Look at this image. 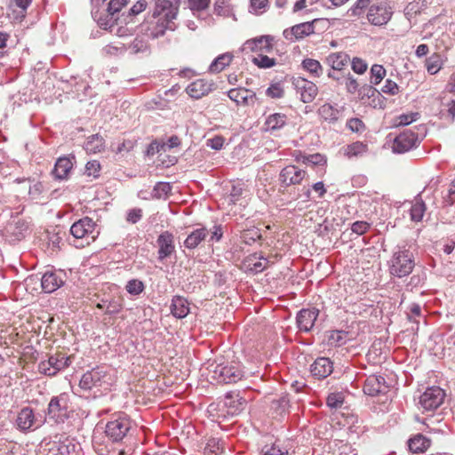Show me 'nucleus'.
<instances>
[{
  "mask_svg": "<svg viewBox=\"0 0 455 455\" xmlns=\"http://www.w3.org/2000/svg\"><path fill=\"white\" fill-rule=\"evenodd\" d=\"M180 0H155L150 18L140 26V32L151 38L163 36L166 30L174 31Z\"/></svg>",
  "mask_w": 455,
  "mask_h": 455,
  "instance_id": "nucleus-1",
  "label": "nucleus"
},
{
  "mask_svg": "<svg viewBox=\"0 0 455 455\" xmlns=\"http://www.w3.org/2000/svg\"><path fill=\"white\" fill-rule=\"evenodd\" d=\"M415 263L412 253L406 249L395 251L390 259L389 271L394 276L402 278L410 275Z\"/></svg>",
  "mask_w": 455,
  "mask_h": 455,
  "instance_id": "nucleus-2",
  "label": "nucleus"
},
{
  "mask_svg": "<svg viewBox=\"0 0 455 455\" xmlns=\"http://www.w3.org/2000/svg\"><path fill=\"white\" fill-rule=\"evenodd\" d=\"M132 428V421L124 413L115 415L106 425V435L114 442L124 439Z\"/></svg>",
  "mask_w": 455,
  "mask_h": 455,
  "instance_id": "nucleus-3",
  "label": "nucleus"
},
{
  "mask_svg": "<svg viewBox=\"0 0 455 455\" xmlns=\"http://www.w3.org/2000/svg\"><path fill=\"white\" fill-rule=\"evenodd\" d=\"M243 377V371L240 369L239 363L235 362L227 364L219 363L215 365L212 370V378L216 379L218 382L227 384L235 383L242 379Z\"/></svg>",
  "mask_w": 455,
  "mask_h": 455,
  "instance_id": "nucleus-4",
  "label": "nucleus"
},
{
  "mask_svg": "<svg viewBox=\"0 0 455 455\" xmlns=\"http://www.w3.org/2000/svg\"><path fill=\"white\" fill-rule=\"evenodd\" d=\"M70 233L75 238L84 240L86 244L93 242L99 235L95 222L88 217L76 221L70 228Z\"/></svg>",
  "mask_w": 455,
  "mask_h": 455,
  "instance_id": "nucleus-5",
  "label": "nucleus"
},
{
  "mask_svg": "<svg viewBox=\"0 0 455 455\" xmlns=\"http://www.w3.org/2000/svg\"><path fill=\"white\" fill-rule=\"evenodd\" d=\"M71 363V358L63 354L51 355L48 360L43 361L38 364V370L41 373L47 376H54L60 370L65 369Z\"/></svg>",
  "mask_w": 455,
  "mask_h": 455,
  "instance_id": "nucleus-6",
  "label": "nucleus"
},
{
  "mask_svg": "<svg viewBox=\"0 0 455 455\" xmlns=\"http://www.w3.org/2000/svg\"><path fill=\"white\" fill-rule=\"evenodd\" d=\"M392 15V8L386 3H379L370 6L367 20L373 26L382 27L388 23Z\"/></svg>",
  "mask_w": 455,
  "mask_h": 455,
  "instance_id": "nucleus-7",
  "label": "nucleus"
},
{
  "mask_svg": "<svg viewBox=\"0 0 455 455\" xmlns=\"http://www.w3.org/2000/svg\"><path fill=\"white\" fill-rule=\"evenodd\" d=\"M128 0H110L107 7L106 18L98 16V12H93L94 19L99 26L104 29H112L117 18L115 16L120 10L126 5Z\"/></svg>",
  "mask_w": 455,
  "mask_h": 455,
  "instance_id": "nucleus-8",
  "label": "nucleus"
},
{
  "mask_svg": "<svg viewBox=\"0 0 455 455\" xmlns=\"http://www.w3.org/2000/svg\"><path fill=\"white\" fill-rule=\"evenodd\" d=\"M444 391L439 387H431L419 396V404L425 411H434L443 402Z\"/></svg>",
  "mask_w": 455,
  "mask_h": 455,
  "instance_id": "nucleus-9",
  "label": "nucleus"
},
{
  "mask_svg": "<svg viewBox=\"0 0 455 455\" xmlns=\"http://www.w3.org/2000/svg\"><path fill=\"white\" fill-rule=\"evenodd\" d=\"M28 224L25 220L16 218L7 223L3 229V236L9 243H16L25 237Z\"/></svg>",
  "mask_w": 455,
  "mask_h": 455,
  "instance_id": "nucleus-10",
  "label": "nucleus"
},
{
  "mask_svg": "<svg viewBox=\"0 0 455 455\" xmlns=\"http://www.w3.org/2000/svg\"><path fill=\"white\" fill-rule=\"evenodd\" d=\"M107 371L103 367H96L83 374L79 386L84 390H91L93 387H101L105 382Z\"/></svg>",
  "mask_w": 455,
  "mask_h": 455,
  "instance_id": "nucleus-11",
  "label": "nucleus"
},
{
  "mask_svg": "<svg viewBox=\"0 0 455 455\" xmlns=\"http://www.w3.org/2000/svg\"><path fill=\"white\" fill-rule=\"evenodd\" d=\"M298 93L300 94V100L304 103L312 102L317 95V86L311 81H308L303 77H294L292 80Z\"/></svg>",
  "mask_w": 455,
  "mask_h": 455,
  "instance_id": "nucleus-12",
  "label": "nucleus"
},
{
  "mask_svg": "<svg viewBox=\"0 0 455 455\" xmlns=\"http://www.w3.org/2000/svg\"><path fill=\"white\" fill-rule=\"evenodd\" d=\"M68 395L62 393L51 399L48 405V414L51 418L63 419L68 411Z\"/></svg>",
  "mask_w": 455,
  "mask_h": 455,
  "instance_id": "nucleus-13",
  "label": "nucleus"
},
{
  "mask_svg": "<svg viewBox=\"0 0 455 455\" xmlns=\"http://www.w3.org/2000/svg\"><path fill=\"white\" fill-rule=\"evenodd\" d=\"M65 283V274L61 271H46L41 277V286L44 292L51 293Z\"/></svg>",
  "mask_w": 455,
  "mask_h": 455,
  "instance_id": "nucleus-14",
  "label": "nucleus"
},
{
  "mask_svg": "<svg viewBox=\"0 0 455 455\" xmlns=\"http://www.w3.org/2000/svg\"><path fill=\"white\" fill-rule=\"evenodd\" d=\"M388 390V386L386 383L385 378L380 375L369 376L363 386V392L371 396H375L379 394H385Z\"/></svg>",
  "mask_w": 455,
  "mask_h": 455,
  "instance_id": "nucleus-15",
  "label": "nucleus"
},
{
  "mask_svg": "<svg viewBox=\"0 0 455 455\" xmlns=\"http://www.w3.org/2000/svg\"><path fill=\"white\" fill-rule=\"evenodd\" d=\"M318 314L319 310L315 307L301 309L296 317L298 328L305 332L311 331Z\"/></svg>",
  "mask_w": 455,
  "mask_h": 455,
  "instance_id": "nucleus-16",
  "label": "nucleus"
},
{
  "mask_svg": "<svg viewBox=\"0 0 455 455\" xmlns=\"http://www.w3.org/2000/svg\"><path fill=\"white\" fill-rule=\"evenodd\" d=\"M306 176V172L295 165L284 167L280 173V180L285 186L299 184Z\"/></svg>",
  "mask_w": 455,
  "mask_h": 455,
  "instance_id": "nucleus-17",
  "label": "nucleus"
},
{
  "mask_svg": "<svg viewBox=\"0 0 455 455\" xmlns=\"http://www.w3.org/2000/svg\"><path fill=\"white\" fill-rule=\"evenodd\" d=\"M417 142V135L411 132L399 134L394 140L393 150L395 153H404L411 149Z\"/></svg>",
  "mask_w": 455,
  "mask_h": 455,
  "instance_id": "nucleus-18",
  "label": "nucleus"
},
{
  "mask_svg": "<svg viewBox=\"0 0 455 455\" xmlns=\"http://www.w3.org/2000/svg\"><path fill=\"white\" fill-rule=\"evenodd\" d=\"M224 405L228 414L236 415L245 409L246 400L236 392H229L225 395Z\"/></svg>",
  "mask_w": 455,
  "mask_h": 455,
  "instance_id": "nucleus-19",
  "label": "nucleus"
},
{
  "mask_svg": "<svg viewBox=\"0 0 455 455\" xmlns=\"http://www.w3.org/2000/svg\"><path fill=\"white\" fill-rule=\"evenodd\" d=\"M333 371L331 361L327 357H319L310 366V371L317 379H325Z\"/></svg>",
  "mask_w": 455,
  "mask_h": 455,
  "instance_id": "nucleus-20",
  "label": "nucleus"
},
{
  "mask_svg": "<svg viewBox=\"0 0 455 455\" xmlns=\"http://www.w3.org/2000/svg\"><path fill=\"white\" fill-rule=\"evenodd\" d=\"M228 98L237 105L249 106L254 103L256 94L245 88H234L228 91Z\"/></svg>",
  "mask_w": 455,
  "mask_h": 455,
  "instance_id": "nucleus-21",
  "label": "nucleus"
},
{
  "mask_svg": "<svg viewBox=\"0 0 455 455\" xmlns=\"http://www.w3.org/2000/svg\"><path fill=\"white\" fill-rule=\"evenodd\" d=\"M314 33V26L311 22H303L297 24L290 29L283 31V36L287 40H298L301 39L306 36H309Z\"/></svg>",
  "mask_w": 455,
  "mask_h": 455,
  "instance_id": "nucleus-22",
  "label": "nucleus"
},
{
  "mask_svg": "<svg viewBox=\"0 0 455 455\" xmlns=\"http://www.w3.org/2000/svg\"><path fill=\"white\" fill-rule=\"evenodd\" d=\"M212 84L204 79H197L188 85L187 93L193 99L198 100L212 91Z\"/></svg>",
  "mask_w": 455,
  "mask_h": 455,
  "instance_id": "nucleus-23",
  "label": "nucleus"
},
{
  "mask_svg": "<svg viewBox=\"0 0 455 455\" xmlns=\"http://www.w3.org/2000/svg\"><path fill=\"white\" fill-rule=\"evenodd\" d=\"M157 243L159 246L158 258L160 260L169 257L174 251L173 235L167 231L158 236Z\"/></svg>",
  "mask_w": 455,
  "mask_h": 455,
  "instance_id": "nucleus-24",
  "label": "nucleus"
},
{
  "mask_svg": "<svg viewBox=\"0 0 455 455\" xmlns=\"http://www.w3.org/2000/svg\"><path fill=\"white\" fill-rule=\"evenodd\" d=\"M323 455H357V451L348 443L334 440L329 443V450Z\"/></svg>",
  "mask_w": 455,
  "mask_h": 455,
  "instance_id": "nucleus-25",
  "label": "nucleus"
},
{
  "mask_svg": "<svg viewBox=\"0 0 455 455\" xmlns=\"http://www.w3.org/2000/svg\"><path fill=\"white\" fill-rule=\"evenodd\" d=\"M36 422L33 410L29 407H25L20 410L16 419L17 427L21 431H28L32 429Z\"/></svg>",
  "mask_w": 455,
  "mask_h": 455,
  "instance_id": "nucleus-26",
  "label": "nucleus"
},
{
  "mask_svg": "<svg viewBox=\"0 0 455 455\" xmlns=\"http://www.w3.org/2000/svg\"><path fill=\"white\" fill-rule=\"evenodd\" d=\"M272 41V36H264L248 40L244 45L246 49H250L252 52H269L273 48Z\"/></svg>",
  "mask_w": 455,
  "mask_h": 455,
  "instance_id": "nucleus-27",
  "label": "nucleus"
},
{
  "mask_svg": "<svg viewBox=\"0 0 455 455\" xmlns=\"http://www.w3.org/2000/svg\"><path fill=\"white\" fill-rule=\"evenodd\" d=\"M77 445L74 439L64 437L58 442H54L52 450L56 451V455H75Z\"/></svg>",
  "mask_w": 455,
  "mask_h": 455,
  "instance_id": "nucleus-28",
  "label": "nucleus"
},
{
  "mask_svg": "<svg viewBox=\"0 0 455 455\" xmlns=\"http://www.w3.org/2000/svg\"><path fill=\"white\" fill-rule=\"evenodd\" d=\"M171 312L177 318H184L189 313V303L181 296H174L172 299Z\"/></svg>",
  "mask_w": 455,
  "mask_h": 455,
  "instance_id": "nucleus-29",
  "label": "nucleus"
},
{
  "mask_svg": "<svg viewBox=\"0 0 455 455\" xmlns=\"http://www.w3.org/2000/svg\"><path fill=\"white\" fill-rule=\"evenodd\" d=\"M72 167L73 163L69 157H60L52 170V174L57 180H64L68 177Z\"/></svg>",
  "mask_w": 455,
  "mask_h": 455,
  "instance_id": "nucleus-30",
  "label": "nucleus"
},
{
  "mask_svg": "<svg viewBox=\"0 0 455 455\" xmlns=\"http://www.w3.org/2000/svg\"><path fill=\"white\" fill-rule=\"evenodd\" d=\"M208 235L209 231L205 228H197L188 235L184 242V245L188 249H195L207 237Z\"/></svg>",
  "mask_w": 455,
  "mask_h": 455,
  "instance_id": "nucleus-31",
  "label": "nucleus"
},
{
  "mask_svg": "<svg viewBox=\"0 0 455 455\" xmlns=\"http://www.w3.org/2000/svg\"><path fill=\"white\" fill-rule=\"evenodd\" d=\"M287 116L283 113L269 115L266 119L267 131L274 132L282 129L287 123Z\"/></svg>",
  "mask_w": 455,
  "mask_h": 455,
  "instance_id": "nucleus-32",
  "label": "nucleus"
},
{
  "mask_svg": "<svg viewBox=\"0 0 455 455\" xmlns=\"http://www.w3.org/2000/svg\"><path fill=\"white\" fill-rule=\"evenodd\" d=\"M430 440L425 435L419 434L409 440V449L412 452H424L430 446Z\"/></svg>",
  "mask_w": 455,
  "mask_h": 455,
  "instance_id": "nucleus-33",
  "label": "nucleus"
},
{
  "mask_svg": "<svg viewBox=\"0 0 455 455\" xmlns=\"http://www.w3.org/2000/svg\"><path fill=\"white\" fill-rule=\"evenodd\" d=\"M289 407V399L287 395H281L278 398H274L270 403V411L273 417L282 416L287 411Z\"/></svg>",
  "mask_w": 455,
  "mask_h": 455,
  "instance_id": "nucleus-34",
  "label": "nucleus"
},
{
  "mask_svg": "<svg viewBox=\"0 0 455 455\" xmlns=\"http://www.w3.org/2000/svg\"><path fill=\"white\" fill-rule=\"evenodd\" d=\"M327 63L335 70H341L350 61V58L344 52H334L330 54L327 59Z\"/></svg>",
  "mask_w": 455,
  "mask_h": 455,
  "instance_id": "nucleus-35",
  "label": "nucleus"
},
{
  "mask_svg": "<svg viewBox=\"0 0 455 455\" xmlns=\"http://www.w3.org/2000/svg\"><path fill=\"white\" fill-rule=\"evenodd\" d=\"M320 117L328 123H335L339 117V111L329 103H325L318 109Z\"/></svg>",
  "mask_w": 455,
  "mask_h": 455,
  "instance_id": "nucleus-36",
  "label": "nucleus"
},
{
  "mask_svg": "<svg viewBox=\"0 0 455 455\" xmlns=\"http://www.w3.org/2000/svg\"><path fill=\"white\" fill-rule=\"evenodd\" d=\"M233 55L226 52L218 56L210 65L209 71L211 73H219L222 71L232 61Z\"/></svg>",
  "mask_w": 455,
  "mask_h": 455,
  "instance_id": "nucleus-37",
  "label": "nucleus"
},
{
  "mask_svg": "<svg viewBox=\"0 0 455 455\" xmlns=\"http://www.w3.org/2000/svg\"><path fill=\"white\" fill-rule=\"evenodd\" d=\"M104 148L103 138L98 134L92 135L84 144V149L91 154L100 152Z\"/></svg>",
  "mask_w": 455,
  "mask_h": 455,
  "instance_id": "nucleus-38",
  "label": "nucleus"
},
{
  "mask_svg": "<svg viewBox=\"0 0 455 455\" xmlns=\"http://www.w3.org/2000/svg\"><path fill=\"white\" fill-rule=\"evenodd\" d=\"M426 212V204L420 197H416L413 204L411 205L410 215L413 221L419 222L422 220Z\"/></svg>",
  "mask_w": 455,
  "mask_h": 455,
  "instance_id": "nucleus-39",
  "label": "nucleus"
},
{
  "mask_svg": "<svg viewBox=\"0 0 455 455\" xmlns=\"http://www.w3.org/2000/svg\"><path fill=\"white\" fill-rule=\"evenodd\" d=\"M347 332L344 331H331L327 333V343L330 346H341L346 343Z\"/></svg>",
  "mask_w": 455,
  "mask_h": 455,
  "instance_id": "nucleus-40",
  "label": "nucleus"
},
{
  "mask_svg": "<svg viewBox=\"0 0 455 455\" xmlns=\"http://www.w3.org/2000/svg\"><path fill=\"white\" fill-rule=\"evenodd\" d=\"M368 149V147L366 144L356 141L350 145H348L346 148V155L348 157H357L363 156L364 153H366Z\"/></svg>",
  "mask_w": 455,
  "mask_h": 455,
  "instance_id": "nucleus-41",
  "label": "nucleus"
},
{
  "mask_svg": "<svg viewBox=\"0 0 455 455\" xmlns=\"http://www.w3.org/2000/svg\"><path fill=\"white\" fill-rule=\"evenodd\" d=\"M172 191V185L168 182H158L153 188L152 196L154 198L165 199Z\"/></svg>",
  "mask_w": 455,
  "mask_h": 455,
  "instance_id": "nucleus-42",
  "label": "nucleus"
},
{
  "mask_svg": "<svg viewBox=\"0 0 455 455\" xmlns=\"http://www.w3.org/2000/svg\"><path fill=\"white\" fill-rule=\"evenodd\" d=\"M426 67L428 73L431 75L436 74L442 68V59L438 54L430 56L426 60Z\"/></svg>",
  "mask_w": 455,
  "mask_h": 455,
  "instance_id": "nucleus-43",
  "label": "nucleus"
},
{
  "mask_svg": "<svg viewBox=\"0 0 455 455\" xmlns=\"http://www.w3.org/2000/svg\"><path fill=\"white\" fill-rule=\"evenodd\" d=\"M302 67L315 76H320L322 74V66L316 60L306 59L302 61Z\"/></svg>",
  "mask_w": 455,
  "mask_h": 455,
  "instance_id": "nucleus-44",
  "label": "nucleus"
},
{
  "mask_svg": "<svg viewBox=\"0 0 455 455\" xmlns=\"http://www.w3.org/2000/svg\"><path fill=\"white\" fill-rule=\"evenodd\" d=\"M261 52L253 57L252 62L260 68H269L275 65V60L269 58Z\"/></svg>",
  "mask_w": 455,
  "mask_h": 455,
  "instance_id": "nucleus-45",
  "label": "nucleus"
},
{
  "mask_svg": "<svg viewBox=\"0 0 455 455\" xmlns=\"http://www.w3.org/2000/svg\"><path fill=\"white\" fill-rule=\"evenodd\" d=\"M344 403V395L341 392L331 393L327 396L326 403L331 409L341 408Z\"/></svg>",
  "mask_w": 455,
  "mask_h": 455,
  "instance_id": "nucleus-46",
  "label": "nucleus"
},
{
  "mask_svg": "<svg viewBox=\"0 0 455 455\" xmlns=\"http://www.w3.org/2000/svg\"><path fill=\"white\" fill-rule=\"evenodd\" d=\"M371 83L379 84L386 76V69L381 65H373L371 68Z\"/></svg>",
  "mask_w": 455,
  "mask_h": 455,
  "instance_id": "nucleus-47",
  "label": "nucleus"
},
{
  "mask_svg": "<svg viewBox=\"0 0 455 455\" xmlns=\"http://www.w3.org/2000/svg\"><path fill=\"white\" fill-rule=\"evenodd\" d=\"M359 96L362 100H364L365 98L370 99L374 96L380 95L379 92L373 88L371 85L365 84L362 86L359 90Z\"/></svg>",
  "mask_w": 455,
  "mask_h": 455,
  "instance_id": "nucleus-48",
  "label": "nucleus"
},
{
  "mask_svg": "<svg viewBox=\"0 0 455 455\" xmlns=\"http://www.w3.org/2000/svg\"><path fill=\"white\" fill-rule=\"evenodd\" d=\"M144 290V284L139 280H131L126 284V291L132 295H138Z\"/></svg>",
  "mask_w": 455,
  "mask_h": 455,
  "instance_id": "nucleus-49",
  "label": "nucleus"
},
{
  "mask_svg": "<svg viewBox=\"0 0 455 455\" xmlns=\"http://www.w3.org/2000/svg\"><path fill=\"white\" fill-rule=\"evenodd\" d=\"M243 194V188L240 184L233 185L232 189L227 197L228 204H235L241 197Z\"/></svg>",
  "mask_w": 455,
  "mask_h": 455,
  "instance_id": "nucleus-50",
  "label": "nucleus"
},
{
  "mask_svg": "<svg viewBox=\"0 0 455 455\" xmlns=\"http://www.w3.org/2000/svg\"><path fill=\"white\" fill-rule=\"evenodd\" d=\"M287 449H281L279 445L273 444L271 446L266 445L262 449L261 455H287Z\"/></svg>",
  "mask_w": 455,
  "mask_h": 455,
  "instance_id": "nucleus-51",
  "label": "nucleus"
},
{
  "mask_svg": "<svg viewBox=\"0 0 455 455\" xmlns=\"http://www.w3.org/2000/svg\"><path fill=\"white\" fill-rule=\"evenodd\" d=\"M419 117V113H409V114H403V115H400L398 117H397V124L396 125H408L410 124H411L412 122L418 120V118Z\"/></svg>",
  "mask_w": 455,
  "mask_h": 455,
  "instance_id": "nucleus-52",
  "label": "nucleus"
},
{
  "mask_svg": "<svg viewBox=\"0 0 455 455\" xmlns=\"http://www.w3.org/2000/svg\"><path fill=\"white\" fill-rule=\"evenodd\" d=\"M100 170V164L96 160L89 161L85 165V174L88 176L98 177Z\"/></svg>",
  "mask_w": 455,
  "mask_h": 455,
  "instance_id": "nucleus-53",
  "label": "nucleus"
},
{
  "mask_svg": "<svg viewBox=\"0 0 455 455\" xmlns=\"http://www.w3.org/2000/svg\"><path fill=\"white\" fill-rule=\"evenodd\" d=\"M222 450L220 441L216 438L210 439L205 447V452L214 453L215 455L222 452Z\"/></svg>",
  "mask_w": 455,
  "mask_h": 455,
  "instance_id": "nucleus-54",
  "label": "nucleus"
},
{
  "mask_svg": "<svg viewBox=\"0 0 455 455\" xmlns=\"http://www.w3.org/2000/svg\"><path fill=\"white\" fill-rule=\"evenodd\" d=\"M347 128L354 132H361L364 131L365 126L359 118H351L347 123Z\"/></svg>",
  "mask_w": 455,
  "mask_h": 455,
  "instance_id": "nucleus-55",
  "label": "nucleus"
},
{
  "mask_svg": "<svg viewBox=\"0 0 455 455\" xmlns=\"http://www.w3.org/2000/svg\"><path fill=\"white\" fill-rule=\"evenodd\" d=\"M382 92L390 94V95H395L398 93L399 88L395 82L387 79L385 82V84L381 88Z\"/></svg>",
  "mask_w": 455,
  "mask_h": 455,
  "instance_id": "nucleus-56",
  "label": "nucleus"
},
{
  "mask_svg": "<svg viewBox=\"0 0 455 455\" xmlns=\"http://www.w3.org/2000/svg\"><path fill=\"white\" fill-rule=\"evenodd\" d=\"M142 218V210L134 208L127 212L126 220L132 224L139 222Z\"/></svg>",
  "mask_w": 455,
  "mask_h": 455,
  "instance_id": "nucleus-57",
  "label": "nucleus"
},
{
  "mask_svg": "<svg viewBox=\"0 0 455 455\" xmlns=\"http://www.w3.org/2000/svg\"><path fill=\"white\" fill-rule=\"evenodd\" d=\"M267 95L274 99H280L283 96V90L279 84H275L267 88Z\"/></svg>",
  "mask_w": 455,
  "mask_h": 455,
  "instance_id": "nucleus-58",
  "label": "nucleus"
},
{
  "mask_svg": "<svg viewBox=\"0 0 455 455\" xmlns=\"http://www.w3.org/2000/svg\"><path fill=\"white\" fill-rule=\"evenodd\" d=\"M369 228L370 224L366 221H355L352 224L351 230L357 235H363Z\"/></svg>",
  "mask_w": 455,
  "mask_h": 455,
  "instance_id": "nucleus-59",
  "label": "nucleus"
},
{
  "mask_svg": "<svg viewBox=\"0 0 455 455\" xmlns=\"http://www.w3.org/2000/svg\"><path fill=\"white\" fill-rule=\"evenodd\" d=\"M352 69L357 74H363L367 69V64L359 58L352 60Z\"/></svg>",
  "mask_w": 455,
  "mask_h": 455,
  "instance_id": "nucleus-60",
  "label": "nucleus"
},
{
  "mask_svg": "<svg viewBox=\"0 0 455 455\" xmlns=\"http://www.w3.org/2000/svg\"><path fill=\"white\" fill-rule=\"evenodd\" d=\"M122 309V305L116 300H108V305L106 307V314L114 315L120 312Z\"/></svg>",
  "mask_w": 455,
  "mask_h": 455,
  "instance_id": "nucleus-61",
  "label": "nucleus"
},
{
  "mask_svg": "<svg viewBox=\"0 0 455 455\" xmlns=\"http://www.w3.org/2000/svg\"><path fill=\"white\" fill-rule=\"evenodd\" d=\"M224 144V139L220 136H216L211 140H208L207 146L212 149L220 150L222 148Z\"/></svg>",
  "mask_w": 455,
  "mask_h": 455,
  "instance_id": "nucleus-62",
  "label": "nucleus"
},
{
  "mask_svg": "<svg viewBox=\"0 0 455 455\" xmlns=\"http://www.w3.org/2000/svg\"><path fill=\"white\" fill-rule=\"evenodd\" d=\"M43 185L41 182H35L33 185L29 186L28 194L33 199H36L39 195L42 193Z\"/></svg>",
  "mask_w": 455,
  "mask_h": 455,
  "instance_id": "nucleus-63",
  "label": "nucleus"
},
{
  "mask_svg": "<svg viewBox=\"0 0 455 455\" xmlns=\"http://www.w3.org/2000/svg\"><path fill=\"white\" fill-rule=\"evenodd\" d=\"M370 4V0H357L353 7L350 9L353 15H359L360 10L366 8Z\"/></svg>",
  "mask_w": 455,
  "mask_h": 455,
  "instance_id": "nucleus-64",
  "label": "nucleus"
}]
</instances>
